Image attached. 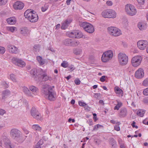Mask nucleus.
Segmentation results:
<instances>
[{
    "instance_id": "nucleus-21",
    "label": "nucleus",
    "mask_w": 148,
    "mask_h": 148,
    "mask_svg": "<svg viewBox=\"0 0 148 148\" xmlns=\"http://www.w3.org/2000/svg\"><path fill=\"white\" fill-rule=\"evenodd\" d=\"M109 143L111 145L112 148H117V144L116 141L112 138L109 140Z\"/></svg>"
},
{
    "instance_id": "nucleus-28",
    "label": "nucleus",
    "mask_w": 148,
    "mask_h": 148,
    "mask_svg": "<svg viewBox=\"0 0 148 148\" xmlns=\"http://www.w3.org/2000/svg\"><path fill=\"white\" fill-rule=\"evenodd\" d=\"M114 90L115 93L116 94L121 95L122 96L123 94V91L119 87L116 86L114 88Z\"/></svg>"
},
{
    "instance_id": "nucleus-49",
    "label": "nucleus",
    "mask_w": 148,
    "mask_h": 148,
    "mask_svg": "<svg viewBox=\"0 0 148 148\" xmlns=\"http://www.w3.org/2000/svg\"><path fill=\"white\" fill-rule=\"evenodd\" d=\"M114 129L116 131H119L120 130V128L118 125H115L114 126Z\"/></svg>"
},
{
    "instance_id": "nucleus-56",
    "label": "nucleus",
    "mask_w": 148,
    "mask_h": 148,
    "mask_svg": "<svg viewBox=\"0 0 148 148\" xmlns=\"http://www.w3.org/2000/svg\"><path fill=\"white\" fill-rule=\"evenodd\" d=\"M75 82L76 85H79L80 84V81L78 79H76L75 80Z\"/></svg>"
},
{
    "instance_id": "nucleus-27",
    "label": "nucleus",
    "mask_w": 148,
    "mask_h": 148,
    "mask_svg": "<svg viewBox=\"0 0 148 148\" xmlns=\"http://www.w3.org/2000/svg\"><path fill=\"white\" fill-rule=\"evenodd\" d=\"M36 58L40 64L42 65L45 64V60L42 58L41 56H36Z\"/></svg>"
},
{
    "instance_id": "nucleus-34",
    "label": "nucleus",
    "mask_w": 148,
    "mask_h": 148,
    "mask_svg": "<svg viewBox=\"0 0 148 148\" xmlns=\"http://www.w3.org/2000/svg\"><path fill=\"white\" fill-rule=\"evenodd\" d=\"M32 127L33 129L34 130L38 131H40L42 129L41 127L38 124L33 125L32 126Z\"/></svg>"
},
{
    "instance_id": "nucleus-58",
    "label": "nucleus",
    "mask_w": 148,
    "mask_h": 148,
    "mask_svg": "<svg viewBox=\"0 0 148 148\" xmlns=\"http://www.w3.org/2000/svg\"><path fill=\"white\" fill-rule=\"evenodd\" d=\"M47 8L48 7L47 6H44V7H42L41 8L42 11L43 12H45L47 10Z\"/></svg>"
},
{
    "instance_id": "nucleus-59",
    "label": "nucleus",
    "mask_w": 148,
    "mask_h": 148,
    "mask_svg": "<svg viewBox=\"0 0 148 148\" xmlns=\"http://www.w3.org/2000/svg\"><path fill=\"white\" fill-rule=\"evenodd\" d=\"M135 123H136L134 121L131 124V125L133 127H135L136 128H138V126L137 125H135Z\"/></svg>"
},
{
    "instance_id": "nucleus-36",
    "label": "nucleus",
    "mask_w": 148,
    "mask_h": 148,
    "mask_svg": "<svg viewBox=\"0 0 148 148\" xmlns=\"http://www.w3.org/2000/svg\"><path fill=\"white\" fill-rule=\"evenodd\" d=\"M29 32V31L26 27L22 28L21 29L20 33L21 34L25 35Z\"/></svg>"
},
{
    "instance_id": "nucleus-55",
    "label": "nucleus",
    "mask_w": 148,
    "mask_h": 148,
    "mask_svg": "<svg viewBox=\"0 0 148 148\" xmlns=\"http://www.w3.org/2000/svg\"><path fill=\"white\" fill-rule=\"evenodd\" d=\"M69 69L70 71H73L75 69V68L74 67V66L72 65H71L69 67Z\"/></svg>"
},
{
    "instance_id": "nucleus-23",
    "label": "nucleus",
    "mask_w": 148,
    "mask_h": 148,
    "mask_svg": "<svg viewBox=\"0 0 148 148\" xmlns=\"http://www.w3.org/2000/svg\"><path fill=\"white\" fill-rule=\"evenodd\" d=\"M9 51L12 53H16L19 51V50L17 47H8Z\"/></svg>"
},
{
    "instance_id": "nucleus-8",
    "label": "nucleus",
    "mask_w": 148,
    "mask_h": 148,
    "mask_svg": "<svg viewBox=\"0 0 148 148\" xmlns=\"http://www.w3.org/2000/svg\"><path fill=\"white\" fill-rule=\"evenodd\" d=\"M125 10L127 14L131 16L135 15L137 13L135 7L130 4H127L125 6Z\"/></svg>"
},
{
    "instance_id": "nucleus-7",
    "label": "nucleus",
    "mask_w": 148,
    "mask_h": 148,
    "mask_svg": "<svg viewBox=\"0 0 148 148\" xmlns=\"http://www.w3.org/2000/svg\"><path fill=\"white\" fill-rule=\"evenodd\" d=\"M118 58L119 64L122 65H125L127 63L128 56L124 53H119L118 56Z\"/></svg>"
},
{
    "instance_id": "nucleus-14",
    "label": "nucleus",
    "mask_w": 148,
    "mask_h": 148,
    "mask_svg": "<svg viewBox=\"0 0 148 148\" xmlns=\"http://www.w3.org/2000/svg\"><path fill=\"white\" fill-rule=\"evenodd\" d=\"M11 94L10 91L8 89H6L2 91L1 94V101L4 102L6 99L10 97Z\"/></svg>"
},
{
    "instance_id": "nucleus-26",
    "label": "nucleus",
    "mask_w": 148,
    "mask_h": 148,
    "mask_svg": "<svg viewBox=\"0 0 148 148\" xmlns=\"http://www.w3.org/2000/svg\"><path fill=\"white\" fill-rule=\"evenodd\" d=\"M74 33H75V37L76 38H79L84 36L82 33L80 31L75 30V32Z\"/></svg>"
},
{
    "instance_id": "nucleus-11",
    "label": "nucleus",
    "mask_w": 148,
    "mask_h": 148,
    "mask_svg": "<svg viewBox=\"0 0 148 148\" xmlns=\"http://www.w3.org/2000/svg\"><path fill=\"white\" fill-rule=\"evenodd\" d=\"M32 116L34 118L37 120H41V116L35 107H32L31 110Z\"/></svg>"
},
{
    "instance_id": "nucleus-44",
    "label": "nucleus",
    "mask_w": 148,
    "mask_h": 148,
    "mask_svg": "<svg viewBox=\"0 0 148 148\" xmlns=\"http://www.w3.org/2000/svg\"><path fill=\"white\" fill-rule=\"evenodd\" d=\"M80 45L79 44V42L78 41H73L72 42V44H71V45H75V46H78Z\"/></svg>"
},
{
    "instance_id": "nucleus-37",
    "label": "nucleus",
    "mask_w": 148,
    "mask_h": 148,
    "mask_svg": "<svg viewBox=\"0 0 148 148\" xmlns=\"http://www.w3.org/2000/svg\"><path fill=\"white\" fill-rule=\"evenodd\" d=\"M73 42V40L70 39H67L65 40L64 43L66 45H71Z\"/></svg>"
},
{
    "instance_id": "nucleus-53",
    "label": "nucleus",
    "mask_w": 148,
    "mask_h": 148,
    "mask_svg": "<svg viewBox=\"0 0 148 148\" xmlns=\"http://www.w3.org/2000/svg\"><path fill=\"white\" fill-rule=\"evenodd\" d=\"M138 2L140 5H143L145 2V0H137Z\"/></svg>"
},
{
    "instance_id": "nucleus-12",
    "label": "nucleus",
    "mask_w": 148,
    "mask_h": 148,
    "mask_svg": "<svg viewBox=\"0 0 148 148\" xmlns=\"http://www.w3.org/2000/svg\"><path fill=\"white\" fill-rule=\"evenodd\" d=\"M38 75L40 76H38L40 80L42 79L43 81H46L48 80L49 77L45 71H43L42 69H40L38 71Z\"/></svg>"
},
{
    "instance_id": "nucleus-38",
    "label": "nucleus",
    "mask_w": 148,
    "mask_h": 148,
    "mask_svg": "<svg viewBox=\"0 0 148 148\" xmlns=\"http://www.w3.org/2000/svg\"><path fill=\"white\" fill-rule=\"evenodd\" d=\"M82 52V50L80 49H76L73 50L74 53L76 55H79Z\"/></svg>"
},
{
    "instance_id": "nucleus-40",
    "label": "nucleus",
    "mask_w": 148,
    "mask_h": 148,
    "mask_svg": "<svg viewBox=\"0 0 148 148\" xmlns=\"http://www.w3.org/2000/svg\"><path fill=\"white\" fill-rule=\"evenodd\" d=\"M142 84L145 86H148V77L146 78L143 80Z\"/></svg>"
},
{
    "instance_id": "nucleus-25",
    "label": "nucleus",
    "mask_w": 148,
    "mask_h": 148,
    "mask_svg": "<svg viewBox=\"0 0 148 148\" xmlns=\"http://www.w3.org/2000/svg\"><path fill=\"white\" fill-rule=\"evenodd\" d=\"M138 27L141 30H143L147 28V25L145 23L140 22L138 24Z\"/></svg>"
},
{
    "instance_id": "nucleus-18",
    "label": "nucleus",
    "mask_w": 148,
    "mask_h": 148,
    "mask_svg": "<svg viewBox=\"0 0 148 148\" xmlns=\"http://www.w3.org/2000/svg\"><path fill=\"white\" fill-rule=\"evenodd\" d=\"M2 142H3L4 146L7 148H13L14 147L11 144L10 141L8 139L5 138Z\"/></svg>"
},
{
    "instance_id": "nucleus-43",
    "label": "nucleus",
    "mask_w": 148,
    "mask_h": 148,
    "mask_svg": "<svg viewBox=\"0 0 148 148\" xmlns=\"http://www.w3.org/2000/svg\"><path fill=\"white\" fill-rule=\"evenodd\" d=\"M8 0H0V5H4L7 2Z\"/></svg>"
},
{
    "instance_id": "nucleus-64",
    "label": "nucleus",
    "mask_w": 148,
    "mask_h": 148,
    "mask_svg": "<svg viewBox=\"0 0 148 148\" xmlns=\"http://www.w3.org/2000/svg\"><path fill=\"white\" fill-rule=\"evenodd\" d=\"M99 103L100 104H101L102 105H104V103L103 102V101L102 100H100L99 101Z\"/></svg>"
},
{
    "instance_id": "nucleus-5",
    "label": "nucleus",
    "mask_w": 148,
    "mask_h": 148,
    "mask_svg": "<svg viewBox=\"0 0 148 148\" xmlns=\"http://www.w3.org/2000/svg\"><path fill=\"white\" fill-rule=\"evenodd\" d=\"M80 25L85 31L89 33H92L95 31L93 25L88 23H80Z\"/></svg>"
},
{
    "instance_id": "nucleus-4",
    "label": "nucleus",
    "mask_w": 148,
    "mask_h": 148,
    "mask_svg": "<svg viewBox=\"0 0 148 148\" xmlns=\"http://www.w3.org/2000/svg\"><path fill=\"white\" fill-rule=\"evenodd\" d=\"M116 13L114 10L108 9L104 10L101 13L102 16L105 18H114L116 16Z\"/></svg>"
},
{
    "instance_id": "nucleus-29",
    "label": "nucleus",
    "mask_w": 148,
    "mask_h": 148,
    "mask_svg": "<svg viewBox=\"0 0 148 148\" xmlns=\"http://www.w3.org/2000/svg\"><path fill=\"white\" fill-rule=\"evenodd\" d=\"M29 89V90L35 94L37 93L38 91V88L33 86H30Z\"/></svg>"
},
{
    "instance_id": "nucleus-17",
    "label": "nucleus",
    "mask_w": 148,
    "mask_h": 148,
    "mask_svg": "<svg viewBox=\"0 0 148 148\" xmlns=\"http://www.w3.org/2000/svg\"><path fill=\"white\" fill-rule=\"evenodd\" d=\"M72 20L70 18H68L64 21L62 23L61 28L62 29H65L67 28L68 26L71 23Z\"/></svg>"
},
{
    "instance_id": "nucleus-31",
    "label": "nucleus",
    "mask_w": 148,
    "mask_h": 148,
    "mask_svg": "<svg viewBox=\"0 0 148 148\" xmlns=\"http://www.w3.org/2000/svg\"><path fill=\"white\" fill-rule=\"evenodd\" d=\"M117 103L114 108V110H118L122 106L123 104L122 102L118 101H117Z\"/></svg>"
},
{
    "instance_id": "nucleus-20",
    "label": "nucleus",
    "mask_w": 148,
    "mask_h": 148,
    "mask_svg": "<svg viewBox=\"0 0 148 148\" xmlns=\"http://www.w3.org/2000/svg\"><path fill=\"white\" fill-rule=\"evenodd\" d=\"M21 89L23 92L28 96L33 97V96L31 94L28 88L25 86L22 87Z\"/></svg>"
},
{
    "instance_id": "nucleus-54",
    "label": "nucleus",
    "mask_w": 148,
    "mask_h": 148,
    "mask_svg": "<svg viewBox=\"0 0 148 148\" xmlns=\"http://www.w3.org/2000/svg\"><path fill=\"white\" fill-rule=\"evenodd\" d=\"M106 76L103 75L102 76L100 79V81L102 82H104L105 81V78Z\"/></svg>"
},
{
    "instance_id": "nucleus-15",
    "label": "nucleus",
    "mask_w": 148,
    "mask_h": 148,
    "mask_svg": "<svg viewBox=\"0 0 148 148\" xmlns=\"http://www.w3.org/2000/svg\"><path fill=\"white\" fill-rule=\"evenodd\" d=\"M24 6V4L20 1H17L15 2L13 5L14 8L15 10H21L23 8Z\"/></svg>"
},
{
    "instance_id": "nucleus-1",
    "label": "nucleus",
    "mask_w": 148,
    "mask_h": 148,
    "mask_svg": "<svg viewBox=\"0 0 148 148\" xmlns=\"http://www.w3.org/2000/svg\"><path fill=\"white\" fill-rule=\"evenodd\" d=\"M42 91L45 97L49 100L53 101L56 99V93L52 87L48 84H45L43 87Z\"/></svg>"
},
{
    "instance_id": "nucleus-33",
    "label": "nucleus",
    "mask_w": 148,
    "mask_h": 148,
    "mask_svg": "<svg viewBox=\"0 0 148 148\" xmlns=\"http://www.w3.org/2000/svg\"><path fill=\"white\" fill-rule=\"evenodd\" d=\"M9 79L12 80L13 82H17V80L15 75L13 74H11L10 75Z\"/></svg>"
},
{
    "instance_id": "nucleus-32",
    "label": "nucleus",
    "mask_w": 148,
    "mask_h": 148,
    "mask_svg": "<svg viewBox=\"0 0 148 148\" xmlns=\"http://www.w3.org/2000/svg\"><path fill=\"white\" fill-rule=\"evenodd\" d=\"M7 29L8 31L13 33L17 30V28L14 27L9 26L7 27Z\"/></svg>"
},
{
    "instance_id": "nucleus-60",
    "label": "nucleus",
    "mask_w": 148,
    "mask_h": 148,
    "mask_svg": "<svg viewBox=\"0 0 148 148\" xmlns=\"http://www.w3.org/2000/svg\"><path fill=\"white\" fill-rule=\"evenodd\" d=\"M3 86L5 88H7L8 87V84L5 82L3 83Z\"/></svg>"
},
{
    "instance_id": "nucleus-22",
    "label": "nucleus",
    "mask_w": 148,
    "mask_h": 148,
    "mask_svg": "<svg viewBox=\"0 0 148 148\" xmlns=\"http://www.w3.org/2000/svg\"><path fill=\"white\" fill-rule=\"evenodd\" d=\"M8 23L10 25H14L16 22V18L14 17H11L7 19Z\"/></svg>"
},
{
    "instance_id": "nucleus-42",
    "label": "nucleus",
    "mask_w": 148,
    "mask_h": 148,
    "mask_svg": "<svg viewBox=\"0 0 148 148\" xmlns=\"http://www.w3.org/2000/svg\"><path fill=\"white\" fill-rule=\"evenodd\" d=\"M37 72V71L36 69H33L30 71V73L31 74L33 75H36Z\"/></svg>"
},
{
    "instance_id": "nucleus-46",
    "label": "nucleus",
    "mask_w": 148,
    "mask_h": 148,
    "mask_svg": "<svg viewBox=\"0 0 148 148\" xmlns=\"http://www.w3.org/2000/svg\"><path fill=\"white\" fill-rule=\"evenodd\" d=\"M5 49L4 47H0V53L3 54L5 52Z\"/></svg>"
},
{
    "instance_id": "nucleus-47",
    "label": "nucleus",
    "mask_w": 148,
    "mask_h": 148,
    "mask_svg": "<svg viewBox=\"0 0 148 148\" xmlns=\"http://www.w3.org/2000/svg\"><path fill=\"white\" fill-rule=\"evenodd\" d=\"M121 141H119V144L120 145V148H126L125 144L121 143Z\"/></svg>"
},
{
    "instance_id": "nucleus-35",
    "label": "nucleus",
    "mask_w": 148,
    "mask_h": 148,
    "mask_svg": "<svg viewBox=\"0 0 148 148\" xmlns=\"http://www.w3.org/2000/svg\"><path fill=\"white\" fill-rule=\"evenodd\" d=\"M75 32V30L72 31L68 32L66 33V35L69 37H75V34L74 33Z\"/></svg>"
},
{
    "instance_id": "nucleus-63",
    "label": "nucleus",
    "mask_w": 148,
    "mask_h": 148,
    "mask_svg": "<svg viewBox=\"0 0 148 148\" xmlns=\"http://www.w3.org/2000/svg\"><path fill=\"white\" fill-rule=\"evenodd\" d=\"M71 121H72V122L73 123L75 122V120L73 119H72L71 118L69 119L68 120V121L70 122Z\"/></svg>"
},
{
    "instance_id": "nucleus-19",
    "label": "nucleus",
    "mask_w": 148,
    "mask_h": 148,
    "mask_svg": "<svg viewBox=\"0 0 148 148\" xmlns=\"http://www.w3.org/2000/svg\"><path fill=\"white\" fill-rule=\"evenodd\" d=\"M127 111L126 108H122L120 110V112L119 114V116L121 117H125L127 114Z\"/></svg>"
},
{
    "instance_id": "nucleus-62",
    "label": "nucleus",
    "mask_w": 148,
    "mask_h": 148,
    "mask_svg": "<svg viewBox=\"0 0 148 148\" xmlns=\"http://www.w3.org/2000/svg\"><path fill=\"white\" fill-rule=\"evenodd\" d=\"M48 49L49 50H50L52 52H54L55 51L52 48H51L50 47H49L48 48Z\"/></svg>"
},
{
    "instance_id": "nucleus-57",
    "label": "nucleus",
    "mask_w": 148,
    "mask_h": 148,
    "mask_svg": "<svg viewBox=\"0 0 148 148\" xmlns=\"http://www.w3.org/2000/svg\"><path fill=\"white\" fill-rule=\"evenodd\" d=\"M106 3L107 5L109 6H111L112 4V2L109 1H107L106 2Z\"/></svg>"
},
{
    "instance_id": "nucleus-9",
    "label": "nucleus",
    "mask_w": 148,
    "mask_h": 148,
    "mask_svg": "<svg viewBox=\"0 0 148 148\" xmlns=\"http://www.w3.org/2000/svg\"><path fill=\"white\" fill-rule=\"evenodd\" d=\"M142 60V57L140 56H136L133 57L131 60L132 66L134 67L138 66L140 64Z\"/></svg>"
},
{
    "instance_id": "nucleus-24",
    "label": "nucleus",
    "mask_w": 148,
    "mask_h": 148,
    "mask_svg": "<svg viewBox=\"0 0 148 148\" xmlns=\"http://www.w3.org/2000/svg\"><path fill=\"white\" fill-rule=\"evenodd\" d=\"M137 46H146L148 45V42L144 40H141L138 41L137 42Z\"/></svg>"
},
{
    "instance_id": "nucleus-30",
    "label": "nucleus",
    "mask_w": 148,
    "mask_h": 148,
    "mask_svg": "<svg viewBox=\"0 0 148 148\" xmlns=\"http://www.w3.org/2000/svg\"><path fill=\"white\" fill-rule=\"evenodd\" d=\"M145 110L140 109L138 110L137 112V115L140 117H142L144 116L145 113Z\"/></svg>"
},
{
    "instance_id": "nucleus-16",
    "label": "nucleus",
    "mask_w": 148,
    "mask_h": 148,
    "mask_svg": "<svg viewBox=\"0 0 148 148\" xmlns=\"http://www.w3.org/2000/svg\"><path fill=\"white\" fill-rule=\"evenodd\" d=\"M144 76V71L142 68H140L138 69L135 73V76L137 78H141Z\"/></svg>"
},
{
    "instance_id": "nucleus-51",
    "label": "nucleus",
    "mask_w": 148,
    "mask_h": 148,
    "mask_svg": "<svg viewBox=\"0 0 148 148\" xmlns=\"http://www.w3.org/2000/svg\"><path fill=\"white\" fill-rule=\"evenodd\" d=\"M43 144V141L42 140H40L37 143L36 145L40 146Z\"/></svg>"
},
{
    "instance_id": "nucleus-45",
    "label": "nucleus",
    "mask_w": 148,
    "mask_h": 148,
    "mask_svg": "<svg viewBox=\"0 0 148 148\" xmlns=\"http://www.w3.org/2000/svg\"><path fill=\"white\" fill-rule=\"evenodd\" d=\"M143 93L145 95H148V87L145 88L143 90Z\"/></svg>"
},
{
    "instance_id": "nucleus-50",
    "label": "nucleus",
    "mask_w": 148,
    "mask_h": 148,
    "mask_svg": "<svg viewBox=\"0 0 148 148\" xmlns=\"http://www.w3.org/2000/svg\"><path fill=\"white\" fill-rule=\"evenodd\" d=\"M143 102L147 104H148V97H147L143 99Z\"/></svg>"
},
{
    "instance_id": "nucleus-39",
    "label": "nucleus",
    "mask_w": 148,
    "mask_h": 148,
    "mask_svg": "<svg viewBox=\"0 0 148 148\" xmlns=\"http://www.w3.org/2000/svg\"><path fill=\"white\" fill-rule=\"evenodd\" d=\"M61 66L64 68L67 67L68 66V62L66 61H63L61 64Z\"/></svg>"
},
{
    "instance_id": "nucleus-2",
    "label": "nucleus",
    "mask_w": 148,
    "mask_h": 148,
    "mask_svg": "<svg viewBox=\"0 0 148 148\" xmlns=\"http://www.w3.org/2000/svg\"><path fill=\"white\" fill-rule=\"evenodd\" d=\"M24 15L25 18L31 22H36L38 20V16L36 12L30 10H26L25 12Z\"/></svg>"
},
{
    "instance_id": "nucleus-61",
    "label": "nucleus",
    "mask_w": 148,
    "mask_h": 148,
    "mask_svg": "<svg viewBox=\"0 0 148 148\" xmlns=\"http://www.w3.org/2000/svg\"><path fill=\"white\" fill-rule=\"evenodd\" d=\"M121 45L124 46L127 45V44L126 42H121Z\"/></svg>"
},
{
    "instance_id": "nucleus-52",
    "label": "nucleus",
    "mask_w": 148,
    "mask_h": 148,
    "mask_svg": "<svg viewBox=\"0 0 148 148\" xmlns=\"http://www.w3.org/2000/svg\"><path fill=\"white\" fill-rule=\"evenodd\" d=\"M6 113V111L4 110L0 109V114L1 115H3L4 114Z\"/></svg>"
},
{
    "instance_id": "nucleus-13",
    "label": "nucleus",
    "mask_w": 148,
    "mask_h": 148,
    "mask_svg": "<svg viewBox=\"0 0 148 148\" xmlns=\"http://www.w3.org/2000/svg\"><path fill=\"white\" fill-rule=\"evenodd\" d=\"M20 131L16 128L12 129L10 132L11 136L13 138L16 139L18 138H20Z\"/></svg>"
},
{
    "instance_id": "nucleus-3",
    "label": "nucleus",
    "mask_w": 148,
    "mask_h": 148,
    "mask_svg": "<svg viewBox=\"0 0 148 148\" xmlns=\"http://www.w3.org/2000/svg\"><path fill=\"white\" fill-rule=\"evenodd\" d=\"M107 31L108 34L110 36L114 37L119 36L122 34L121 30L115 27L110 26L108 27Z\"/></svg>"
},
{
    "instance_id": "nucleus-10",
    "label": "nucleus",
    "mask_w": 148,
    "mask_h": 148,
    "mask_svg": "<svg viewBox=\"0 0 148 148\" xmlns=\"http://www.w3.org/2000/svg\"><path fill=\"white\" fill-rule=\"evenodd\" d=\"M12 62L15 65L21 67H23L25 65V63L21 59L15 57L12 58Z\"/></svg>"
},
{
    "instance_id": "nucleus-6",
    "label": "nucleus",
    "mask_w": 148,
    "mask_h": 148,
    "mask_svg": "<svg viewBox=\"0 0 148 148\" xmlns=\"http://www.w3.org/2000/svg\"><path fill=\"white\" fill-rule=\"evenodd\" d=\"M113 57V53L112 51L108 50L104 52L101 58L102 61L104 62H108L111 60Z\"/></svg>"
},
{
    "instance_id": "nucleus-41",
    "label": "nucleus",
    "mask_w": 148,
    "mask_h": 148,
    "mask_svg": "<svg viewBox=\"0 0 148 148\" xmlns=\"http://www.w3.org/2000/svg\"><path fill=\"white\" fill-rule=\"evenodd\" d=\"M103 127V126L101 125L98 124L95 126L94 128V130H97L98 128H102Z\"/></svg>"
},
{
    "instance_id": "nucleus-48",
    "label": "nucleus",
    "mask_w": 148,
    "mask_h": 148,
    "mask_svg": "<svg viewBox=\"0 0 148 148\" xmlns=\"http://www.w3.org/2000/svg\"><path fill=\"white\" fill-rule=\"evenodd\" d=\"M78 103L79 105L81 106H84L86 105L85 103L81 101H79Z\"/></svg>"
}]
</instances>
